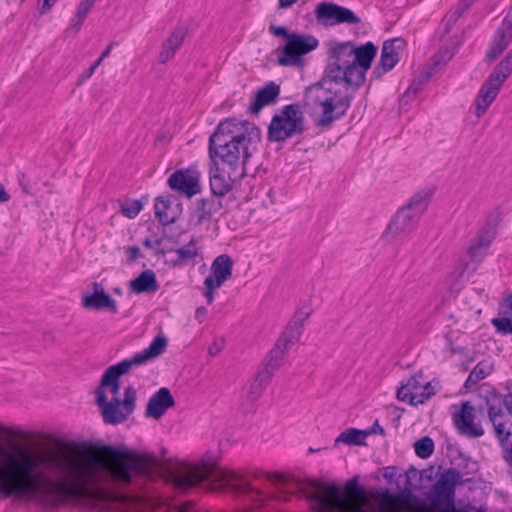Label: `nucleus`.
<instances>
[{
	"instance_id": "obj_1",
	"label": "nucleus",
	"mask_w": 512,
	"mask_h": 512,
	"mask_svg": "<svg viewBox=\"0 0 512 512\" xmlns=\"http://www.w3.org/2000/svg\"><path fill=\"white\" fill-rule=\"evenodd\" d=\"M148 486V455L109 445L96 453L69 442L33 450L0 442V497L56 508L71 500L139 501Z\"/></svg>"
},
{
	"instance_id": "obj_2",
	"label": "nucleus",
	"mask_w": 512,
	"mask_h": 512,
	"mask_svg": "<svg viewBox=\"0 0 512 512\" xmlns=\"http://www.w3.org/2000/svg\"><path fill=\"white\" fill-rule=\"evenodd\" d=\"M280 494L299 493L309 502V512H432L424 500L410 501L397 493L384 492L377 499L345 494L336 484L314 479L305 481L284 480L282 476H267ZM439 500L446 502L441 512L455 511V486L446 471L433 486Z\"/></svg>"
},
{
	"instance_id": "obj_3",
	"label": "nucleus",
	"mask_w": 512,
	"mask_h": 512,
	"mask_svg": "<svg viewBox=\"0 0 512 512\" xmlns=\"http://www.w3.org/2000/svg\"><path fill=\"white\" fill-rule=\"evenodd\" d=\"M258 131L248 121L227 119L217 126L209 139V153L221 160L229 178L245 175V166L252 155L253 137Z\"/></svg>"
},
{
	"instance_id": "obj_4",
	"label": "nucleus",
	"mask_w": 512,
	"mask_h": 512,
	"mask_svg": "<svg viewBox=\"0 0 512 512\" xmlns=\"http://www.w3.org/2000/svg\"><path fill=\"white\" fill-rule=\"evenodd\" d=\"M353 98L354 91L322 78L306 87L302 108L316 127L328 129L346 115Z\"/></svg>"
},
{
	"instance_id": "obj_5",
	"label": "nucleus",
	"mask_w": 512,
	"mask_h": 512,
	"mask_svg": "<svg viewBox=\"0 0 512 512\" xmlns=\"http://www.w3.org/2000/svg\"><path fill=\"white\" fill-rule=\"evenodd\" d=\"M354 43L351 41L333 43L328 52L327 65L322 78L356 91L353 53Z\"/></svg>"
},
{
	"instance_id": "obj_6",
	"label": "nucleus",
	"mask_w": 512,
	"mask_h": 512,
	"mask_svg": "<svg viewBox=\"0 0 512 512\" xmlns=\"http://www.w3.org/2000/svg\"><path fill=\"white\" fill-rule=\"evenodd\" d=\"M166 346V337L163 335L156 336L143 351L135 354L130 359H125L116 365L108 367L102 375L100 385L97 389L104 391V388H108L111 394L116 397L120 390V377L127 374L133 366L141 365L161 355Z\"/></svg>"
},
{
	"instance_id": "obj_7",
	"label": "nucleus",
	"mask_w": 512,
	"mask_h": 512,
	"mask_svg": "<svg viewBox=\"0 0 512 512\" xmlns=\"http://www.w3.org/2000/svg\"><path fill=\"white\" fill-rule=\"evenodd\" d=\"M430 200L428 192L414 194L407 204L400 208L390 220L382 234V240L393 241L399 235L406 234L415 229L420 216L427 210Z\"/></svg>"
},
{
	"instance_id": "obj_8",
	"label": "nucleus",
	"mask_w": 512,
	"mask_h": 512,
	"mask_svg": "<svg viewBox=\"0 0 512 512\" xmlns=\"http://www.w3.org/2000/svg\"><path fill=\"white\" fill-rule=\"evenodd\" d=\"M304 132V116L299 104L293 103L283 107L275 114L268 127V139L282 142Z\"/></svg>"
},
{
	"instance_id": "obj_9",
	"label": "nucleus",
	"mask_w": 512,
	"mask_h": 512,
	"mask_svg": "<svg viewBox=\"0 0 512 512\" xmlns=\"http://www.w3.org/2000/svg\"><path fill=\"white\" fill-rule=\"evenodd\" d=\"M512 72V50L493 69L479 90L475 100V115L480 118L497 97L499 90Z\"/></svg>"
},
{
	"instance_id": "obj_10",
	"label": "nucleus",
	"mask_w": 512,
	"mask_h": 512,
	"mask_svg": "<svg viewBox=\"0 0 512 512\" xmlns=\"http://www.w3.org/2000/svg\"><path fill=\"white\" fill-rule=\"evenodd\" d=\"M96 403L101 409L103 420L107 424H119L124 422L134 411L136 401V391L132 386H128L124 391V399L114 397L107 401V397L101 389H96Z\"/></svg>"
},
{
	"instance_id": "obj_11",
	"label": "nucleus",
	"mask_w": 512,
	"mask_h": 512,
	"mask_svg": "<svg viewBox=\"0 0 512 512\" xmlns=\"http://www.w3.org/2000/svg\"><path fill=\"white\" fill-rule=\"evenodd\" d=\"M319 45L318 39L311 34L292 33L288 42L279 50L277 63L280 66H301V57Z\"/></svg>"
},
{
	"instance_id": "obj_12",
	"label": "nucleus",
	"mask_w": 512,
	"mask_h": 512,
	"mask_svg": "<svg viewBox=\"0 0 512 512\" xmlns=\"http://www.w3.org/2000/svg\"><path fill=\"white\" fill-rule=\"evenodd\" d=\"M318 23L324 26L338 24H360L361 19L351 9L332 2H321L315 9Z\"/></svg>"
},
{
	"instance_id": "obj_13",
	"label": "nucleus",
	"mask_w": 512,
	"mask_h": 512,
	"mask_svg": "<svg viewBox=\"0 0 512 512\" xmlns=\"http://www.w3.org/2000/svg\"><path fill=\"white\" fill-rule=\"evenodd\" d=\"M422 377V371H418L409 378L407 383L402 384L397 390L398 400L408 402L415 406L424 404L435 395V390L431 382H426L424 385L421 384Z\"/></svg>"
},
{
	"instance_id": "obj_14",
	"label": "nucleus",
	"mask_w": 512,
	"mask_h": 512,
	"mask_svg": "<svg viewBox=\"0 0 512 512\" xmlns=\"http://www.w3.org/2000/svg\"><path fill=\"white\" fill-rule=\"evenodd\" d=\"M405 45V40L400 37L384 41L380 59L372 72L375 78H381L385 73L396 66L400 60V53L404 50Z\"/></svg>"
},
{
	"instance_id": "obj_15",
	"label": "nucleus",
	"mask_w": 512,
	"mask_h": 512,
	"mask_svg": "<svg viewBox=\"0 0 512 512\" xmlns=\"http://www.w3.org/2000/svg\"><path fill=\"white\" fill-rule=\"evenodd\" d=\"M199 180V172L189 168L175 171L169 176L167 182L172 190L185 195L187 198H191L201 191Z\"/></svg>"
},
{
	"instance_id": "obj_16",
	"label": "nucleus",
	"mask_w": 512,
	"mask_h": 512,
	"mask_svg": "<svg viewBox=\"0 0 512 512\" xmlns=\"http://www.w3.org/2000/svg\"><path fill=\"white\" fill-rule=\"evenodd\" d=\"M475 417V408L466 401L462 403L460 410L453 413V423L461 435L470 438L480 437L484 430L475 422Z\"/></svg>"
},
{
	"instance_id": "obj_17",
	"label": "nucleus",
	"mask_w": 512,
	"mask_h": 512,
	"mask_svg": "<svg viewBox=\"0 0 512 512\" xmlns=\"http://www.w3.org/2000/svg\"><path fill=\"white\" fill-rule=\"evenodd\" d=\"M377 47L372 42L356 46L354 44L353 62L355 76L353 80L356 87H361L365 82L366 73L371 67V63L376 55Z\"/></svg>"
},
{
	"instance_id": "obj_18",
	"label": "nucleus",
	"mask_w": 512,
	"mask_h": 512,
	"mask_svg": "<svg viewBox=\"0 0 512 512\" xmlns=\"http://www.w3.org/2000/svg\"><path fill=\"white\" fill-rule=\"evenodd\" d=\"M512 42V7L497 29L493 41L486 53L488 62L494 61Z\"/></svg>"
},
{
	"instance_id": "obj_19",
	"label": "nucleus",
	"mask_w": 512,
	"mask_h": 512,
	"mask_svg": "<svg viewBox=\"0 0 512 512\" xmlns=\"http://www.w3.org/2000/svg\"><path fill=\"white\" fill-rule=\"evenodd\" d=\"M175 406V400L166 387L160 388L148 400L145 416L153 419H160L168 409Z\"/></svg>"
},
{
	"instance_id": "obj_20",
	"label": "nucleus",
	"mask_w": 512,
	"mask_h": 512,
	"mask_svg": "<svg viewBox=\"0 0 512 512\" xmlns=\"http://www.w3.org/2000/svg\"><path fill=\"white\" fill-rule=\"evenodd\" d=\"M223 208L222 200L214 196H206L195 201L192 211L198 225L209 224L213 217Z\"/></svg>"
},
{
	"instance_id": "obj_21",
	"label": "nucleus",
	"mask_w": 512,
	"mask_h": 512,
	"mask_svg": "<svg viewBox=\"0 0 512 512\" xmlns=\"http://www.w3.org/2000/svg\"><path fill=\"white\" fill-rule=\"evenodd\" d=\"M94 292L82 297V306L91 310L108 309L112 313L118 312L116 301L107 294L101 285L97 282L93 283Z\"/></svg>"
},
{
	"instance_id": "obj_22",
	"label": "nucleus",
	"mask_w": 512,
	"mask_h": 512,
	"mask_svg": "<svg viewBox=\"0 0 512 512\" xmlns=\"http://www.w3.org/2000/svg\"><path fill=\"white\" fill-rule=\"evenodd\" d=\"M269 383L266 372H257L242 399V406L246 412L254 411L256 402L261 398Z\"/></svg>"
},
{
	"instance_id": "obj_23",
	"label": "nucleus",
	"mask_w": 512,
	"mask_h": 512,
	"mask_svg": "<svg viewBox=\"0 0 512 512\" xmlns=\"http://www.w3.org/2000/svg\"><path fill=\"white\" fill-rule=\"evenodd\" d=\"M280 93V86L274 82H269L258 89L253 97L249 107V112L258 114L261 109L271 103H274Z\"/></svg>"
},
{
	"instance_id": "obj_24",
	"label": "nucleus",
	"mask_w": 512,
	"mask_h": 512,
	"mask_svg": "<svg viewBox=\"0 0 512 512\" xmlns=\"http://www.w3.org/2000/svg\"><path fill=\"white\" fill-rule=\"evenodd\" d=\"M233 260L227 254L217 256L210 267L211 275L207 278H211L216 286H222L232 276Z\"/></svg>"
},
{
	"instance_id": "obj_25",
	"label": "nucleus",
	"mask_w": 512,
	"mask_h": 512,
	"mask_svg": "<svg viewBox=\"0 0 512 512\" xmlns=\"http://www.w3.org/2000/svg\"><path fill=\"white\" fill-rule=\"evenodd\" d=\"M187 30L183 26L176 27L170 36L165 40V42L162 45V49L159 53V62L161 64L167 63L169 60H171L176 50L182 45L185 37H186Z\"/></svg>"
},
{
	"instance_id": "obj_26",
	"label": "nucleus",
	"mask_w": 512,
	"mask_h": 512,
	"mask_svg": "<svg viewBox=\"0 0 512 512\" xmlns=\"http://www.w3.org/2000/svg\"><path fill=\"white\" fill-rule=\"evenodd\" d=\"M168 253L175 256L170 259L172 266L183 267L188 265L198 256V248L196 246L195 238H191L187 244L178 249H170Z\"/></svg>"
},
{
	"instance_id": "obj_27",
	"label": "nucleus",
	"mask_w": 512,
	"mask_h": 512,
	"mask_svg": "<svg viewBox=\"0 0 512 512\" xmlns=\"http://www.w3.org/2000/svg\"><path fill=\"white\" fill-rule=\"evenodd\" d=\"M130 288L136 294L145 292H156L159 289V284L153 270L147 269L130 281Z\"/></svg>"
},
{
	"instance_id": "obj_28",
	"label": "nucleus",
	"mask_w": 512,
	"mask_h": 512,
	"mask_svg": "<svg viewBox=\"0 0 512 512\" xmlns=\"http://www.w3.org/2000/svg\"><path fill=\"white\" fill-rule=\"evenodd\" d=\"M287 351L280 345L275 346L270 350L267 357L262 362L261 368L258 372H266L268 380L271 381L274 373L281 367L283 359L286 356Z\"/></svg>"
},
{
	"instance_id": "obj_29",
	"label": "nucleus",
	"mask_w": 512,
	"mask_h": 512,
	"mask_svg": "<svg viewBox=\"0 0 512 512\" xmlns=\"http://www.w3.org/2000/svg\"><path fill=\"white\" fill-rule=\"evenodd\" d=\"M155 216L163 225H168L176 220V213L170 207V198L159 196L155 202Z\"/></svg>"
},
{
	"instance_id": "obj_30",
	"label": "nucleus",
	"mask_w": 512,
	"mask_h": 512,
	"mask_svg": "<svg viewBox=\"0 0 512 512\" xmlns=\"http://www.w3.org/2000/svg\"><path fill=\"white\" fill-rule=\"evenodd\" d=\"M368 433H365L364 430H359L356 428H349L343 431L334 441V446H338L340 443L346 445H356L361 446L365 445L366 438Z\"/></svg>"
},
{
	"instance_id": "obj_31",
	"label": "nucleus",
	"mask_w": 512,
	"mask_h": 512,
	"mask_svg": "<svg viewBox=\"0 0 512 512\" xmlns=\"http://www.w3.org/2000/svg\"><path fill=\"white\" fill-rule=\"evenodd\" d=\"M210 189L212 192L210 196L221 199L232 189V183L216 169V172L210 175Z\"/></svg>"
},
{
	"instance_id": "obj_32",
	"label": "nucleus",
	"mask_w": 512,
	"mask_h": 512,
	"mask_svg": "<svg viewBox=\"0 0 512 512\" xmlns=\"http://www.w3.org/2000/svg\"><path fill=\"white\" fill-rule=\"evenodd\" d=\"M303 333V327L301 325H296L294 323H290L286 330L283 332L279 340L276 342L277 345L284 348L285 351H289L292 345L297 343Z\"/></svg>"
},
{
	"instance_id": "obj_33",
	"label": "nucleus",
	"mask_w": 512,
	"mask_h": 512,
	"mask_svg": "<svg viewBox=\"0 0 512 512\" xmlns=\"http://www.w3.org/2000/svg\"><path fill=\"white\" fill-rule=\"evenodd\" d=\"M492 371V366L488 362H479L473 370L470 372L466 382L465 387L471 388L478 381L486 378Z\"/></svg>"
},
{
	"instance_id": "obj_34",
	"label": "nucleus",
	"mask_w": 512,
	"mask_h": 512,
	"mask_svg": "<svg viewBox=\"0 0 512 512\" xmlns=\"http://www.w3.org/2000/svg\"><path fill=\"white\" fill-rule=\"evenodd\" d=\"M496 235V225L490 222L485 223L477 232L473 242L489 248Z\"/></svg>"
},
{
	"instance_id": "obj_35",
	"label": "nucleus",
	"mask_w": 512,
	"mask_h": 512,
	"mask_svg": "<svg viewBox=\"0 0 512 512\" xmlns=\"http://www.w3.org/2000/svg\"><path fill=\"white\" fill-rule=\"evenodd\" d=\"M503 404L504 399L497 395L487 398L488 416L491 422H495V420H501L502 418H505L502 409Z\"/></svg>"
},
{
	"instance_id": "obj_36",
	"label": "nucleus",
	"mask_w": 512,
	"mask_h": 512,
	"mask_svg": "<svg viewBox=\"0 0 512 512\" xmlns=\"http://www.w3.org/2000/svg\"><path fill=\"white\" fill-rule=\"evenodd\" d=\"M491 423L494 427L496 437L504 447L510 441L509 439L511 437L509 421L506 418H502L501 420H495V422Z\"/></svg>"
},
{
	"instance_id": "obj_37",
	"label": "nucleus",
	"mask_w": 512,
	"mask_h": 512,
	"mask_svg": "<svg viewBox=\"0 0 512 512\" xmlns=\"http://www.w3.org/2000/svg\"><path fill=\"white\" fill-rule=\"evenodd\" d=\"M414 450L418 457L426 459L434 452V442L430 437H423L414 443Z\"/></svg>"
},
{
	"instance_id": "obj_38",
	"label": "nucleus",
	"mask_w": 512,
	"mask_h": 512,
	"mask_svg": "<svg viewBox=\"0 0 512 512\" xmlns=\"http://www.w3.org/2000/svg\"><path fill=\"white\" fill-rule=\"evenodd\" d=\"M488 247L477 244L472 241V244L468 248V255L473 262L480 263L487 254Z\"/></svg>"
},
{
	"instance_id": "obj_39",
	"label": "nucleus",
	"mask_w": 512,
	"mask_h": 512,
	"mask_svg": "<svg viewBox=\"0 0 512 512\" xmlns=\"http://www.w3.org/2000/svg\"><path fill=\"white\" fill-rule=\"evenodd\" d=\"M142 209V203L139 200L128 201L122 205L121 211L124 216L133 219Z\"/></svg>"
},
{
	"instance_id": "obj_40",
	"label": "nucleus",
	"mask_w": 512,
	"mask_h": 512,
	"mask_svg": "<svg viewBox=\"0 0 512 512\" xmlns=\"http://www.w3.org/2000/svg\"><path fill=\"white\" fill-rule=\"evenodd\" d=\"M154 512H192V504L190 502L179 505L161 504L155 508Z\"/></svg>"
},
{
	"instance_id": "obj_41",
	"label": "nucleus",
	"mask_w": 512,
	"mask_h": 512,
	"mask_svg": "<svg viewBox=\"0 0 512 512\" xmlns=\"http://www.w3.org/2000/svg\"><path fill=\"white\" fill-rule=\"evenodd\" d=\"M492 323L502 334H512V317L502 315L501 318L493 319Z\"/></svg>"
},
{
	"instance_id": "obj_42",
	"label": "nucleus",
	"mask_w": 512,
	"mask_h": 512,
	"mask_svg": "<svg viewBox=\"0 0 512 512\" xmlns=\"http://www.w3.org/2000/svg\"><path fill=\"white\" fill-rule=\"evenodd\" d=\"M431 75V71H426L423 74H421L417 79H415L411 83V85L407 89L406 94H416L417 92H419L422 89V87L429 81Z\"/></svg>"
},
{
	"instance_id": "obj_43",
	"label": "nucleus",
	"mask_w": 512,
	"mask_h": 512,
	"mask_svg": "<svg viewBox=\"0 0 512 512\" xmlns=\"http://www.w3.org/2000/svg\"><path fill=\"white\" fill-rule=\"evenodd\" d=\"M476 0H460L456 9L447 17V22H456L457 19L469 9Z\"/></svg>"
},
{
	"instance_id": "obj_44",
	"label": "nucleus",
	"mask_w": 512,
	"mask_h": 512,
	"mask_svg": "<svg viewBox=\"0 0 512 512\" xmlns=\"http://www.w3.org/2000/svg\"><path fill=\"white\" fill-rule=\"evenodd\" d=\"M94 6V0H82L76 11V16L82 20H85L86 16L88 15L89 11Z\"/></svg>"
},
{
	"instance_id": "obj_45",
	"label": "nucleus",
	"mask_w": 512,
	"mask_h": 512,
	"mask_svg": "<svg viewBox=\"0 0 512 512\" xmlns=\"http://www.w3.org/2000/svg\"><path fill=\"white\" fill-rule=\"evenodd\" d=\"M311 310L309 308H301L293 317L292 323L301 325L304 328L305 321L310 317Z\"/></svg>"
},
{
	"instance_id": "obj_46",
	"label": "nucleus",
	"mask_w": 512,
	"mask_h": 512,
	"mask_svg": "<svg viewBox=\"0 0 512 512\" xmlns=\"http://www.w3.org/2000/svg\"><path fill=\"white\" fill-rule=\"evenodd\" d=\"M204 285L206 288L205 297L208 304H211L214 301V290L220 288L221 286H216V284L212 281L211 278H206L204 280Z\"/></svg>"
},
{
	"instance_id": "obj_47",
	"label": "nucleus",
	"mask_w": 512,
	"mask_h": 512,
	"mask_svg": "<svg viewBox=\"0 0 512 512\" xmlns=\"http://www.w3.org/2000/svg\"><path fill=\"white\" fill-rule=\"evenodd\" d=\"M454 55V51L441 50L434 57V65L438 66L448 62Z\"/></svg>"
},
{
	"instance_id": "obj_48",
	"label": "nucleus",
	"mask_w": 512,
	"mask_h": 512,
	"mask_svg": "<svg viewBox=\"0 0 512 512\" xmlns=\"http://www.w3.org/2000/svg\"><path fill=\"white\" fill-rule=\"evenodd\" d=\"M446 473L455 487L457 485H464L468 481V479H463L461 473L454 468L446 470Z\"/></svg>"
},
{
	"instance_id": "obj_49",
	"label": "nucleus",
	"mask_w": 512,
	"mask_h": 512,
	"mask_svg": "<svg viewBox=\"0 0 512 512\" xmlns=\"http://www.w3.org/2000/svg\"><path fill=\"white\" fill-rule=\"evenodd\" d=\"M84 20L78 18L76 15L71 19V23L69 24V26L67 27L66 29V32L67 33H70L72 35H76L80 29H81V26L83 24Z\"/></svg>"
},
{
	"instance_id": "obj_50",
	"label": "nucleus",
	"mask_w": 512,
	"mask_h": 512,
	"mask_svg": "<svg viewBox=\"0 0 512 512\" xmlns=\"http://www.w3.org/2000/svg\"><path fill=\"white\" fill-rule=\"evenodd\" d=\"M269 31L274 35V36H281V37H284L286 39V42H288L289 40V37L291 36L292 33L288 32V30L284 27V26H274V25H271L269 27Z\"/></svg>"
},
{
	"instance_id": "obj_51",
	"label": "nucleus",
	"mask_w": 512,
	"mask_h": 512,
	"mask_svg": "<svg viewBox=\"0 0 512 512\" xmlns=\"http://www.w3.org/2000/svg\"><path fill=\"white\" fill-rule=\"evenodd\" d=\"M101 59H97L87 70H85L80 78H79V84L88 80L95 72L96 68L101 64Z\"/></svg>"
},
{
	"instance_id": "obj_52",
	"label": "nucleus",
	"mask_w": 512,
	"mask_h": 512,
	"mask_svg": "<svg viewBox=\"0 0 512 512\" xmlns=\"http://www.w3.org/2000/svg\"><path fill=\"white\" fill-rule=\"evenodd\" d=\"M18 182H19V185H20L22 191L26 195H31L32 194L29 182L27 181V178H26L25 174L19 175Z\"/></svg>"
},
{
	"instance_id": "obj_53",
	"label": "nucleus",
	"mask_w": 512,
	"mask_h": 512,
	"mask_svg": "<svg viewBox=\"0 0 512 512\" xmlns=\"http://www.w3.org/2000/svg\"><path fill=\"white\" fill-rule=\"evenodd\" d=\"M0 432L1 433H4V434H7V435H11V436H15V437H20V438H24L26 435L23 431L21 430H14L10 427H6V426H0Z\"/></svg>"
},
{
	"instance_id": "obj_54",
	"label": "nucleus",
	"mask_w": 512,
	"mask_h": 512,
	"mask_svg": "<svg viewBox=\"0 0 512 512\" xmlns=\"http://www.w3.org/2000/svg\"><path fill=\"white\" fill-rule=\"evenodd\" d=\"M364 431H365V433H368V436L371 435V434H376V433L384 435V429H383L382 426H380L378 421L374 422V424L372 425L371 429L364 430Z\"/></svg>"
},
{
	"instance_id": "obj_55",
	"label": "nucleus",
	"mask_w": 512,
	"mask_h": 512,
	"mask_svg": "<svg viewBox=\"0 0 512 512\" xmlns=\"http://www.w3.org/2000/svg\"><path fill=\"white\" fill-rule=\"evenodd\" d=\"M206 314H207V310L205 307H198L195 311V319L199 323H202L206 317Z\"/></svg>"
},
{
	"instance_id": "obj_56",
	"label": "nucleus",
	"mask_w": 512,
	"mask_h": 512,
	"mask_svg": "<svg viewBox=\"0 0 512 512\" xmlns=\"http://www.w3.org/2000/svg\"><path fill=\"white\" fill-rule=\"evenodd\" d=\"M57 0H43V3L39 9V12L41 14H44L46 11H48L52 5L56 2Z\"/></svg>"
},
{
	"instance_id": "obj_57",
	"label": "nucleus",
	"mask_w": 512,
	"mask_h": 512,
	"mask_svg": "<svg viewBox=\"0 0 512 512\" xmlns=\"http://www.w3.org/2000/svg\"><path fill=\"white\" fill-rule=\"evenodd\" d=\"M10 200V195L6 191L3 184H0V203H6Z\"/></svg>"
},
{
	"instance_id": "obj_58",
	"label": "nucleus",
	"mask_w": 512,
	"mask_h": 512,
	"mask_svg": "<svg viewBox=\"0 0 512 512\" xmlns=\"http://www.w3.org/2000/svg\"><path fill=\"white\" fill-rule=\"evenodd\" d=\"M505 458L512 463V441H509L504 447Z\"/></svg>"
},
{
	"instance_id": "obj_59",
	"label": "nucleus",
	"mask_w": 512,
	"mask_h": 512,
	"mask_svg": "<svg viewBox=\"0 0 512 512\" xmlns=\"http://www.w3.org/2000/svg\"><path fill=\"white\" fill-rule=\"evenodd\" d=\"M504 405L510 414H512V393H509L504 398Z\"/></svg>"
},
{
	"instance_id": "obj_60",
	"label": "nucleus",
	"mask_w": 512,
	"mask_h": 512,
	"mask_svg": "<svg viewBox=\"0 0 512 512\" xmlns=\"http://www.w3.org/2000/svg\"><path fill=\"white\" fill-rule=\"evenodd\" d=\"M298 0H278L279 7L282 9L291 7Z\"/></svg>"
},
{
	"instance_id": "obj_61",
	"label": "nucleus",
	"mask_w": 512,
	"mask_h": 512,
	"mask_svg": "<svg viewBox=\"0 0 512 512\" xmlns=\"http://www.w3.org/2000/svg\"><path fill=\"white\" fill-rule=\"evenodd\" d=\"M129 256L130 259L134 260L140 255V250L137 246H132L129 248Z\"/></svg>"
},
{
	"instance_id": "obj_62",
	"label": "nucleus",
	"mask_w": 512,
	"mask_h": 512,
	"mask_svg": "<svg viewBox=\"0 0 512 512\" xmlns=\"http://www.w3.org/2000/svg\"><path fill=\"white\" fill-rule=\"evenodd\" d=\"M347 488H349V489L355 488L358 492H363L362 488H360L357 484V478H353V479L349 480V482L347 483Z\"/></svg>"
},
{
	"instance_id": "obj_63",
	"label": "nucleus",
	"mask_w": 512,
	"mask_h": 512,
	"mask_svg": "<svg viewBox=\"0 0 512 512\" xmlns=\"http://www.w3.org/2000/svg\"><path fill=\"white\" fill-rule=\"evenodd\" d=\"M113 43H110L107 48L102 52L101 56L98 58V59H101V62L103 61L104 58L108 57L110 52H111V49L113 47Z\"/></svg>"
},
{
	"instance_id": "obj_64",
	"label": "nucleus",
	"mask_w": 512,
	"mask_h": 512,
	"mask_svg": "<svg viewBox=\"0 0 512 512\" xmlns=\"http://www.w3.org/2000/svg\"><path fill=\"white\" fill-rule=\"evenodd\" d=\"M143 245L147 248H152L153 247V243L150 239L146 238L144 241H143Z\"/></svg>"
}]
</instances>
